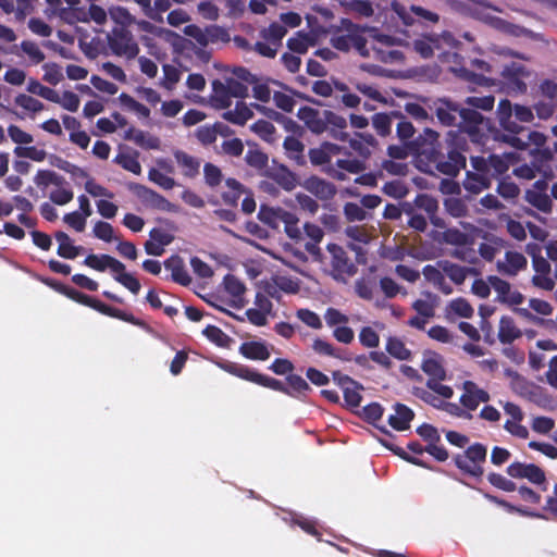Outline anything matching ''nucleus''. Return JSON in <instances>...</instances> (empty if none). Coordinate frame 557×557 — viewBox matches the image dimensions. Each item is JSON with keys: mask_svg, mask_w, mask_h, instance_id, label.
Here are the masks:
<instances>
[{"mask_svg": "<svg viewBox=\"0 0 557 557\" xmlns=\"http://www.w3.org/2000/svg\"><path fill=\"white\" fill-rule=\"evenodd\" d=\"M411 147L418 153L420 162L434 166L446 176L456 177L466 169L469 143L460 133L450 131L444 141H440V134L426 127L413 139Z\"/></svg>", "mask_w": 557, "mask_h": 557, "instance_id": "nucleus-1", "label": "nucleus"}, {"mask_svg": "<svg viewBox=\"0 0 557 557\" xmlns=\"http://www.w3.org/2000/svg\"><path fill=\"white\" fill-rule=\"evenodd\" d=\"M216 364L220 369L227 372L228 374L260 385L262 387L283 393L292 398L299 400H305L307 394L312 391L309 383L302 376L293 373L295 366L290 360L285 358L274 359L273 362L269 366V370H271L276 375H286V384L277 379L259 373L255 369H251L248 366L242 363L233 362L230 360H222Z\"/></svg>", "mask_w": 557, "mask_h": 557, "instance_id": "nucleus-2", "label": "nucleus"}, {"mask_svg": "<svg viewBox=\"0 0 557 557\" xmlns=\"http://www.w3.org/2000/svg\"><path fill=\"white\" fill-rule=\"evenodd\" d=\"M297 116L304 122L306 128L314 135H326L334 140L349 141V147L363 159L371 156L372 149L368 147L356 135L349 138L347 128V121L344 116L337 114L332 110H320L309 106H304L298 109Z\"/></svg>", "mask_w": 557, "mask_h": 557, "instance_id": "nucleus-3", "label": "nucleus"}, {"mask_svg": "<svg viewBox=\"0 0 557 557\" xmlns=\"http://www.w3.org/2000/svg\"><path fill=\"white\" fill-rule=\"evenodd\" d=\"M513 161V153H491L488 157H470L472 171L466 172V177L462 182L465 190L472 195H478L488 189L492 186L493 180H499L500 176L506 174Z\"/></svg>", "mask_w": 557, "mask_h": 557, "instance_id": "nucleus-4", "label": "nucleus"}, {"mask_svg": "<svg viewBox=\"0 0 557 557\" xmlns=\"http://www.w3.org/2000/svg\"><path fill=\"white\" fill-rule=\"evenodd\" d=\"M496 114L504 132L499 129L492 131L493 138L516 149H522L527 140L520 135L527 131V127L521 123H531L534 120L533 110L522 104L512 106L508 99H502L497 106Z\"/></svg>", "mask_w": 557, "mask_h": 557, "instance_id": "nucleus-5", "label": "nucleus"}, {"mask_svg": "<svg viewBox=\"0 0 557 557\" xmlns=\"http://www.w3.org/2000/svg\"><path fill=\"white\" fill-rule=\"evenodd\" d=\"M62 289H63L62 295L66 296L67 298H70L71 300H73L79 305L89 307L103 315L119 319L121 321L131 323V324L138 326L147 332L151 331V327L144 320L136 318L134 314H132L129 312L111 307V306L100 301L99 299H97L92 296H89L87 294H84L71 286L63 287Z\"/></svg>", "mask_w": 557, "mask_h": 557, "instance_id": "nucleus-6", "label": "nucleus"}, {"mask_svg": "<svg viewBox=\"0 0 557 557\" xmlns=\"http://www.w3.org/2000/svg\"><path fill=\"white\" fill-rule=\"evenodd\" d=\"M62 289H63L62 295L66 296L67 298H70L71 300H73L79 305L89 307L103 315L119 319L121 321L131 323V324L138 326L147 332L151 331V327L144 320L136 318L134 314H132L129 312L111 307V306L100 301L99 299H97L92 296H89L87 294H84L71 286L63 287Z\"/></svg>", "mask_w": 557, "mask_h": 557, "instance_id": "nucleus-7", "label": "nucleus"}, {"mask_svg": "<svg viewBox=\"0 0 557 557\" xmlns=\"http://www.w3.org/2000/svg\"><path fill=\"white\" fill-rule=\"evenodd\" d=\"M62 289H63L62 295L66 296L67 298H70L71 300H73L79 305L89 307L103 315L119 319L121 321L131 323V324L138 326L147 332L151 331V327L144 320L136 318L134 314H132L129 312L111 307V306L100 301L99 299H97L92 296H89L87 294H84L71 286L63 287Z\"/></svg>", "mask_w": 557, "mask_h": 557, "instance_id": "nucleus-8", "label": "nucleus"}, {"mask_svg": "<svg viewBox=\"0 0 557 557\" xmlns=\"http://www.w3.org/2000/svg\"><path fill=\"white\" fill-rule=\"evenodd\" d=\"M84 264L98 272L110 269L114 273L113 278L132 294L137 295L140 292V282L133 274L126 272L124 263L110 255L91 253L85 258Z\"/></svg>", "mask_w": 557, "mask_h": 557, "instance_id": "nucleus-9", "label": "nucleus"}, {"mask_svg": "<svg viewBox=\"0 0 557 557\" xmlns=\"http://www.w3.org/2000/svg\"><path fill=\"white\" fill-rule=\"evenodd\" d=\"M487 448L482 443H473L463 453L453 458L455 466L466 475L481 478L484 474Z\"/></svg>", "mask_w": 557, "mask_h": 557, "instance_id": "nucleus-10", "label": "nucleus"}, {"mask_svg": "<svg viewBox=\"0 0 557 557\" xmlns=\"http://www.w3.org/2000/svg\"><path fill=\"white\" fill-rule=\"evenodd\" d=\"M460 115L458 122L459 131L462 135L467 134L472 141L480 143L482 132L487 126L488 120L483 116L482 113L473 110L469 107H462L460 104Z\"/></svg>", "mask_w": 557, "mask_h": 557, "instance_id": "nucleus-11", "label": "nucleus"}, {"mask_svg": "<svg viewBox=\"0 0 557 557\" xmlns=\"http://www.w3.org/2000/svg\"><path fill=\"white\" fill-rule=\"evenodd\" d=\"M108 44L111 51L119 57L134 59L139 53V47L132 33L124 27H114L108 35Z\"/></svg>", "mask_w": 557, "mask_h": 557, "instance_id": "nucleus-12", "label": "nucleus"}, {"mask_svg": "<svg viewBox=\"0 0 557 557\" xmlns=\"http://www.w3.org/2000/svg\"><path fill=\"white\" fill-rule=\"evenodd\" d=\"M128 187L146 207L164 212L177 213L180 211L177 205L145 185L131 183Z\"/></svg>", "mask_w": 557, "mask_h": 557, "instance_id": "nucleus-13", "label": "nucleus"}, {"mask_svg": "<svg viewBox=\"0 0 557 557\" xmlns=\"http://www.w3.org/2000/svg\"><path fill=\"white\" fill-rule=\"evenodd\" d=\"M540 99L534 103L533 109L539 119L548 120L557 111V83L544 79L540 84Z\"/></svg>", "mask_w": 557, "mask_h": 557, "instance_id": "nucleus-14", "label": "nucleus"}, {"mask_svg": "<svg viewBox=\"0 0 557 557\" xmlns=\"http://www.w3.org/2000/svg\"><path fill=\"white\" fill-rule=\"evenodd\" d=\"M416 432L423 438V441L428 442L425 451L430 454L435 460L444 462L448 459V450L443 445H440L441 435L434 425L423 423L417 428Z\"/></svg>", "mask_w": 557, "mask_h": 557, "instance_id": "nucleus-15", "label": "nucleus"}, {"mask_svg": "<svg viewBox=\"0 0 557 557\" xmlns=\"http://www.w3.org/2000/svg\"><path fill=\"white\" fill-rule=\"evenodd\" d=\"M506 472L513 479H527L532 484L544 485L543 490H546L545 472L534 463L515 461L507 467Z\"/></svg>", "mask_w": 557, "mask_h": 557, "instance_id": "nucleus-16", "label": "nucleus"}, {"mask_svg": "<svg viewBox=\"0 0 557 557\" xmlns=\"http://www.w3.org/2000/svg\"><path fill=\"white\" fill-rule=\"evenodd\" d=\"M327 251L331 255V267L333 276L335 278L343 277L345 275L351 276L356 273L357 269L350 261L345 249L337 244H329Z\"/></svg>", "mask_w": 557, "mask_h": 557, "instance_id": "nucleus-17", "label": "nucleus"}, {"mask_svg": "<svg viewBox=\"0 0 557 557\" xmlns=\"http://www.w3.org/2000/svg\"><path fill=\"white\" fill-rule=\"evenodd\" d=\"M462 394L459 398L460 405L468 412L474 411L481 403H487L491 396L487 391L481 388L475 382L467 380L461 385Z\"/></svg>", "mask_w": 557, "mask_h": 557, "instance_id": "nucleus-18", "label": "nucleus"}, {"mask_svg": "<svg viewBox=\"0 0 557 557\" xmlns=\"http://www.w3.org/2000/svg\"><path fill=\"white\" fill-rule=\"evenodd\" d=\"M500 75L504 79L505 85L510 91L516 94H524L528 89L523 77L528 75V72L524 65L511 62L508 65H505L500 72Z\"/></svg>", "mask_w": 557, "mask_h": 557, "instance_id": "nucleus-19", "label": "nucleus"}, {"mask_svg": "<svg viewBox=\"0 0 557 557\" xmlns=\"http://www.w3.org/2000/svg\"><path fill=\"white\" fill-rule=\"evenodd\" d=\"M460 103L441 98L434 102V112L438 122L446 127L457 126L460 115Z\"/></svg>", "mask_w": 557, "mask_h": 557, "instance_id": "nucleus-20", "label": "nucleus"}, {"mask_svg": "<svg viewBox=\"0 0 557 557\" xmlns=\"http://www.w3.org/2000/svg\"><path fill=\"white\" fill-rule=\"evenodd\" d=\"M392 9L399 16L403 23L407 26H410L414 23V18L411 15V13H413L419 20L426 21L433 24L437 23L440 20L437 13L426 10L419 5H411L409 12L403 4H400L397 1H393Z\"/></svg>", "mask_w": 557, "mask_h": 557, "instance_id": "nucleus-21", "label": "nucleus"}, {"mask_svg": "<svg viewBox=\"0 0 557 557\" xmlns=\"http://www.w3.org/2000/svg\"><path fill=\"white\" fill-rule=\"evenodd\" d=\"M58 166L61 170H64L74 176L88 178L85 183V189L92 197L113 198V193L109 191L103 186L97 184L94 178L88 177V173L85 170L78 168L77 165L71 164L69 161L61 160V163H59Z\"/></svg>", "mask_w": 557, "mask_h": 557, "instance_id": "nucleus-22", "label": "nucleus"}, {"mask_svg": "<svg viewBox=\"0 0 557 557\" xmlns=\"http://www.w3.org/2000/svg\"><path fill=\"white\" fill-rule=\"evenodd\" d=\"M412 209L416 212L425 214L433 225L443 227L444 223L441 219L436 218L438 211V201L429 194H418L413 201H410Z\"/></svg>", "mask_w": 557, "mask_h": 557, "instance_id": "nucleus-23", "label": "nucleus"}, {"mask_svg": "<svg viewBox=\"0 0 557 557\" xmlns=\"http://www.w3.org/2000/svg\"><path fill=\"white\" fill-rule=\"evenodd\" d=\"M304 188L320 200L327 201L335 197L336 186L318 176H310L304 183Z\"/></svg>", "mask_w": 557, "mask_h": 557, "instance_id": "nucleus-24", "label": "nucleus"}, {"mask_svg": "<svg viewBox=\"0 0 557 557\" xmlns=\"http://www.w3.org/2000/svg\"><path fill=\"white\" fill-rule=\"evenodd\" d=\"M262 176L272 180L286 191H290L297 186L296 175L285 165L269 166Z\"/></svg>", "mask_w": 557, "mask_h": 557, "instance_id": "nucleus-25", "label": "nucleus"}, {"mask_svg": "<svg viewBox=\"0 0 557 557\" xmlns=\"http://www.w3.org/2000/svg\"><path fill=\"white\" fill-rule=\"evenodd\" d=\"M421 370L429 379L446 380V370L443 366V357L433 350H426L423 354Z\"/></svg>", "mask_w": 557, "mask_h": 557, "instance_id": "nucleus-26", "label": "nucleus"}, {"mask_svg": "<svg viewBox=\"0 0 557 557\" xmlns=\"http://www.w3.org/2000/svg\"><path fill=\"white\" fill-rule=\"evenodd\" d=\"M248 150L245 154V162L255 169L260 175L269 168V156L262 151L255 141L247 140Z\"/></svg>", "mask_w": 557, "mask_h": 557, "instance_id": "nucleus-27", "label": "nucleus"}, {"mask_svg": "<svg viewBox=\"0 0 557 557\" xmlns=\"http://www.w3.org/2000/svg\"><path fill=\"white\" fill-rule=\"evenodd\" d=\"M164 268L171 272V278L173 282L188 286L191 283V277L188 274L184 260L178 255H172L164 261Z\"/></svg>", "mask_w": 557, "mask_h": 557, "instance_id": "nucleus-28", "label": "nucleus"}, {"mask_svg": "<svg viewBox=\"0 0 557 557\" xmlns=\"http://www.w3.org/2000/svg\"><path fill=\"white\" fill-rule=\"evenodd\" d=\"M341 152V147L330 141H323L319 147L311 148L308 157L313 165H324L331 162L333 156Z\"/></svg>", "mask_w": 557, "mask_h": 557, "instance_id": "nucleus-29", "label": "nucleus"}, {"mask_svg": "<svg viewBox=\"0 0 557 557\" xmlns=\"http://www.w3.org/2000/svg\"><path fill=\"white\" fill-rule=\"evenodd\" d=\"M336 165L338 169L331 166L326 172L331 177L337 181L346 180V175L343 171L359 174L366 170L364 162L358 159H338Z\"/></svg>", "mask_w": 557, "mask_h": 557, "instance_id": "nucleus-30", "label": "nucleus"}, {"mask_svg": "<svg viewBox=\"0 0 557 557\" xmlns=\"http://www.w3.org/2000/svg\"><path fill=\"white\" fill-rule=\"evenodd\" d=\"M305 236L308 240L305 243V250L312 257H320L321 249L319 247L320 242L323 239V230L314 223H305L304 225Z\"/></svg>", "mask_w": 557, "mask_h": 557, "instance_id": "nucleus-31", "label": "nucleus"}, {"mask_svg": "<svg viewBox=\"0 0 557 557\" xmlns=\"http://www.w3.org/2000/svg\"><path fill=\"white\" fill-rule=\"evenodd\" d=\"M395 414L388 417V424L396 431H406L410 428V422L414 418V412L408 406L397 403L395 406Z\"/></svg>", "mask_w": 557, "mask_h": 557, "instance_id": "nucleus-32", "label": "nucleus"}, {"mask_svg": "<svg viewBox=\"0 0 557 557\" xmlns=\"http://www.w3.org/2000/svg\"><path fill=\"white\" fill-rule=\"evenodd\" d=\"M239 354L249 360H268L271 356L264 342L261 341H249L244 342L238 349Z\"/></svg>", "mask_w": 557, "mask_h": 557, "instance_id": "nucleus-33", "label": "nucleus"}, {"mask_svg": "<svg viewBox=\"0 0 557 557\" xmlns=\"http://www.w3.org/2000/svg\"><path fill=\"white\" fill-rule=\"evenodd\" d=\"M233 96L220 79L212 82V92L209 101L213 109L224 110L231 107Z\"/></svg>", "mask_w": 557, "mask_h": 557, "instance_id": "nucleus-34", "label": "nucleus"}, {"mask_svg": "<svg viewBox=\"0 0 557 557\" xmlns=\"http://www.w3.org/2000/svg\"><path fill=\"white\" fill-rule=\"evenodd\" d=\"M506 263L498 264V270L509 276H515L519 271L523 270L528 265L527 258L518 251H507L505 253Z\"/></svg>", "mask_w": 557, "mask_h": 557, "instance_id": "nucleus-35", "label": "nucleus"}, {"mask_svg": "<svg viewBox=\"0 0 557 557\" xmlns=\"http://www.w3.org/2000/svg\"><path fill=\"white\" fill-rule=\"evenodd\" d=\"M283 148L287 158L293 160L297 165L306 164V157L304 153L305 145L300 139L294 136H287L283 141Z\"/></svg>", "mask_w": 557, "mask_h": 557, "instance_id": "nucleus-36", "label": "nucleus"}, {"mask_svg": "<svg viewBox=\"0 0 557 557\" xmlns=\"http://www.w3.org/2000/svg\"><path fill=\"white\" fill-rule=\"evenodd\" d=\"M125 139L133 140L137 146L144 149L160 148V139L157 136L134 127L126 131Z\"/></svg>", "mask_w": 557, "mask_h": 557, "instance_id": "nucleus-37", "label": "nucleus"}, {"mask_svg": "<svg viewBox=\"0 0 557 557\" xmlns=\"http://www.w3.org/2000/svg\"><path fill=\"white\" fill-rule=\"evenodd\" d=\"M225 290L234 297V306L236 308L244 307V294L246 292V286L234 274H226L223 280Z\"/></svg>", "mask_w": 557, "mask_h": 557, "instance_id": "nucleus-38", "label": "nucleus"}, {"mask_svg": "<svg viewBox=\"0 0 557 557\" xmlns=\"http://www.w3.org/2000/svg\"><path fill=\"white\" fill-rule=\"evenodd\" d=\"M252 116V110L244 101H237L234 110H227L222 113V117L225 121L239 126L245 125Z\"/></svg>", "mask_w": 557, "mask_h": 557, "instance_id": "nucleus-39", "label": "nucleus"}, {"mask_svg": "<svg viewBox=\"0 0 557 557\" xmlns=\"http://www.w3.org/2000/svg\"><path fill=\"white\" fill-rule=\"evenodd\" d=\"M521 331L516 326L515 320L509 315H503L499 320L498 339L502 344H511L521 337Z\"/></svg>", "mask_w": 557, "mask_h": 557, "instance_id": "nucleus-40", "label": "nucleus"}, {"mask_svg": "<svg viewBox=\"0 0 557 557\" xmlns=\"http://www.w3.org/2000/svg\"><path fill=\"white\" fill-rule=\"evenodd\" d=\"M54 238L59 243L57 253L62 258L75 259L83 250L82 246H74L71 237L62 231L57 232Z\"/></svg>", "mask_w": 557, "mask_h": 557, "instance_id": "nucleus-41", "label": "nucleus"}, {"mask_svg": "<svg viewBox=\"0 0 557 557\" xmlns=\"http://www.w3.org/2000/svg\"><path fill=\"white\" fill-rule=\"evenodd\" d=\"M533 153V166L539 171L543 172L545 177H552L553 171L550 162L554 158V153L549 148L534 149Z\"/></svg>", "mask_w": 557, "mask_h": 557, "instance_id": "nucleus-42", "label": "nucleus"}, {"mask_svg": "<svg viewBox=\"0 0 557 557\" xmlns=\"http://www.w3.org/2000/svg\"><path fill=\"white\" fill-rule=\"evenodd\" d=\"M385 349L393 358L400 361H409L412 358L411 350L408 349L403 339L397 336H389L387 338Z\"/></svg>", "mask_w": 557, "mask_h": 557, "instance_id": "nucleus-43", "label": "nucleus"}, {"mask_svg": "<svg viewBox=\"0 0 557 557\" xmlns=\"http://www.w3.org/2000/svg\"><path fill=\"white\" fill-rule=\"evenodd\" d=\"M177 164L183 169V174L186 177H195L199 173L200 162L195 157L177 150L174 153Z\"/></svg>", "mask_w": 557, "mask_h": 557, "instance_id": "nucleus-44", "label": "nucleus"}, {"mask_svg": "<svg viewBox=\"0 0 557 557\" xmlns=\"http://www.w3.org/2000/svg\"><path fill=\"white\" fill-rule=\"evenodd\" d=\"M315 46V38L312 35H307L304 32H297L294 37L287 40V48L298 54H304L308 51L309 47Z\"/></svg>", "mask_w": 557, "mask_h": 557, "instance_id": "nucleus-45", "label": "nucleus"}, {"mask_svg": "<svg viewBox=\"0 0 557 557\" xmlns=\"http://www.w3.org/2000/svg\"><path fill=\"white\" fill-rule=\"evenodd\" d=\"M443 271L457 285L462 284L469 274H476L473 268L461 267L451 262H445Z\"/></svg>", "mask_w": 557, "mask_h": 557, "instance_id": "nucleus-46", "label": "nucleus"}, {"mask_svg": "<svg viewBox=\"0 0 557 557\" xmlns=\"http://www.w3.org/2000/svg\"><path fill=\"white\" fill-rule=\"evenodd\" d=\"M282 223H284V230L286 235L296 243L305 239V236L298 226L299 219L293 212H283Z\"/></svg>", "mask_w": 557, "mask_h": 557, "instance_id": "nucleus-47", "label": "nucleus"}, {"mask_svg": "<svg viewBox=\"0 0 557 557\" xmlns=\"http://www.w3.org/2000/svg\"><path fill=\"white\" fill-rule=\"evenodd\" d=\"M405 214L408 215L407 224L410 228L423 233L428 228V216L421 212H416L410 201H404Z\"/></svg>", "mask_w": 557, "mask_h": 557, "instance_id": "nucleus-48", "label": "nucleus"}, {"mask_svg": "<svg viewBox=\"0 0 557 557\" xmlns=\"http://www.w3.org/2000/svg\"><path fill=\"white\" fill-rule=\"evenodd\" d=\"M202 334L209 342L221 348H230L233 343L232 337L215 325H207Z\"/></svg>", "mask_w": 557, "mask_h": 557, "instance_id": "nucleus-49", "label": "nucleus"}, {"mask_svg": "<svg viewBox=\"0 0 557 557\" xmlns=\"http://www.w3.org/2000/svg\"><path fill=\"white\" fill-rule=\"evenodd\" d=\"M283 212H287L282 208H270L262 205L258 212V219L271 228H277L280 222H282Z\"/></svg>", "mask_w": 557, "mask_h": 557, "instance_id": "nucleus-50", "label": "nucleus"}, {"mask_svg": "<svg viewBox=\"0 0 557 557\" xmlns=\"http://www.w3.org/2000/svg\"><path fill=\"white\" fill-rule=\"evenodd\" d=\"M442 240L447 245H453L456 247L463 245H472L473 243V239L469 234L461 232L460 230L455 227L446 228L442 233Z\"/></svg>", "mask_w": 557, "mask_h": 557, "instance_id": "nucleus-51", "label": "nucleus"}, {"mask_svg": "<svg viewBox=\"0 0 557 557\" xmlns=\"http://www.w3.org/2000/svg\"><path fill=\"white\" fill-rule=\"evenodd\" d=\"M363 386L358 381L354 380V384L345 387L343 389L344 400L348 408L354 409L358 408L361 404L362 396L361 391Z\"/></svg>", "mask_w": 557, "mask_h": 557, "instance_id": "nucleus-52", "label": "nucleus"}, {"mask_svg": "<svg viewBox=\"0 0 557 557\" xmlns=\"http://www.w3.org/2000/svg\"><path fill=\"white\" fill-rule=\"evenodd\" d=\"M525 199L530 205L541 210L542 212H550L552 210V199L546 193H541L539 190H528Z\"/></svg>", "mask_w": 557, "mask_h": 557, "instance_id": "nucleus-53", "label": "nucleus"}, {"mask_svg": "<svg viewBox=\"0 0 557 557\" xmlns=\"http://www.w3.org/2000/svg\"><path fill=\"white\" fill-rule=\"evenodd\" d=\"M250 131L267 143L274 141L275 126L267 120H258L250 125Z\"/></svg>", "mask_w": 557, "mask_h": 557, "instance_id": "nucleus-54", "label": "nucleus"}, {"mask_svg": "<svg viewBox=\"0 0 557 557\" xmlns=\"http://www.w3.org/2000/svg\"><path fill=\"white\" fill-rule=\"evenodd\" d=\"M347 4L345 13L360 17H371L374 14L372 2L369 0H351Z\"/></svg>", "mask_w": 557, "mask_h": 557, "instance_id": "nucleus-55", "label": "nucleus"}, {"mask_svg": "<svg viewBox=\"0 0 557 557\" xmlns=\"http://www.w3.org/2000/svg\"><path fill=\"white\" fill-rule=\"evenodd\" d=\"M111 20L119 25V27L127 28L135 23V17L129 13L126 8L116 5L109 8L108 11Z\"/></svg>", "mask_w": 557, "mask_h": 557, "instance_id": "nucleus-56", "label": "nucleus"}, {"mask_svg": "<svg viewBox=\"0 0 557 557\" xmlns=\"http://www.w3.org/2000/svg\"><path fill=\"white\" fill-rule=\"evenodd\" d=\"M392 114L399 119V122L396 125V134L397 137L403 143L410 141L409 139L413 137L416 129L411 122H409L400 112H392Z\"/></svg>", "mask_w": 557, "mask_h": 557, "instance_id": "nucleus-57", "label": "nucleus"}, {"mask_svg": "<svg viewBox=\"0 0 557 557\" xmlns=\"http://www.w3.org/2000/svg\"><path fill=\"white\" fill-rule=\"evenodd\" d=\"M114 161L128 172H132L136 175L141 173V165L138 161L137 151H135L133 154L120 153L115 157Z\"/></svg>", "mask_w": 557, "mask_h": 557, "instance_id": "nucleus-58", "label": "nucleus"}, {"mask_svg": "<svg viewBox=\"0 0 557 557\" xmlns=\"http://www.w3.org/2000/svg\"><path fill=\"white\" fill-rule=\"evenodd\" d=\"M382 191L394 199H403L408 195L409 188L405 182L393 180L383 185Z\"/></svg>", "mask_w": 557, "mask_h": 557, "instance_id": "nucleus-59", "label": "nucleus"}, {"mask_svg": "<svg viewBox=\"0 0 557 557\" xmlns=\"http://www.w3.org/2000/svg\"><path fill=\"white\" fill-rule=\"evenodd\" d=\"M395 117L392 113H375L372 116V126L380 136H387L392 131V119Z\"/></svg>", "mask_w": 557, "mask_h": 557, "instance_id": "nucleus-60", "label": "nucleus"}, {"mask_svg": "<svg viewBox=\"0 0 557 557\" xmlns=\"http://www.w3.org/2000/svg\"><path fill=\"white\" fill-rule=\"evenodd\" d=\"M495 97L493 95L487 96H470L465 100V104L467 107L476 110L480 109L482 111H491L494 108Z\"/></svg>", "mask_w": 557, "mask_h": 557, "instance_id": "nucleus-61", "label": "nucleus"}, {"mask_svg": "<svg viewBox=\"0 0 557 557\" xmlns=\"http://www.w3.org/2000/svg\"><path fill=\"white\" fill-rule=\"evenodd\" d=\"M384 408L381 404L373 401L364 406L361 410L360 417L368 423L376 426V422L383 417Z\"/></svg>", "mask_w": 557, "mask_h": 557, "instance_id": "nucleus-62", "label": "nucleus"}, {"mask_svg": "<svg viewBox=\"0 0 557 557\" xmlns=\"http://www.w3.org/2000/svg\"><path fill=\"white\" fill-rule=\"evenodd\" d=\"M13 152L18 158H27L36 162H42L47 157V152L44 149H38L35 146H17L14 148Z\"/></svg>", "mask_w": 557, "mask_h": 557, "instance_id": "nucleus-63", "label": "nucleus"}, {"mask_svg": "<svg viewBox=\"0 0 557 557\" xmlns=\"http://www.w3.org/2000/svg\"><path fill=\"white\" fill-rule=\"evenodd\" d=\"M438 48V39L433 37H425L422 39H417L413 42L414 50L422 57V58H431L434 53L433 48Z\"/></svg>", "mask_w": 557, "mask_h": 557, "instance_id": "nucleus-64", "label": "nucleus"}]
</instances>
